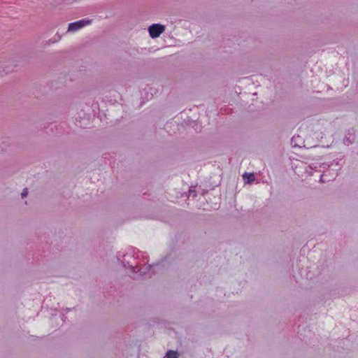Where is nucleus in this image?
<instances>
[{"instance_id":"7","label":"nucleus","mask_w":358,"mask_h":358,"mask_svg":"<svg viewBox=\"0 0 358 358\" xmlns=\"http://www.w3.org/2000/svg\"><path fill=\"white\" fill-rule=\"evenodd\" d=\"M324 178V175H323V174H322V175L320 176V181L321 182H325V180H324V178Z\"/></svg>"},{"instance_id":"1","label":"nucleus","mask_w":358,"mask_h":358,"mask_svg":"<svg viewBox=\"0 0 358 358\" xmlns=\"http://www.w3.org/2000/svg\"><path fill=\"white\" fill-rule=\"evenodd\" d=\"M92 23V20L82 19L76 22H71L68 26V32H75L80 30L85 26L90 25Z\"/></svg>"},{"instance_id":"4","label":"nucleus","mask_w":358,"mask_h":358,"mask_svg":"<svg viewBox=\"0 0 358 358\" xmlns=\"http://www.w3.org/2000/svg\"><path fill=\"white\" fill-rule=\"evenodd\" d=\"M243 176L244 180H247L248 183H250L251 182L255 180V176L253 173H250L248 175V173H245V174H243Z\"/></svg>"},{"instance_id":"6","label":"nucleus","mask_w":358,"mask_h":358,"mask_svg":"<svg viewBox=\"0 0 358 358\" xmlns=\"http://www.w3.org/2000/svg\"><path fill=\"white\" fill-rule=\"evenodd\" d=\"M27 194H28V189H27V188H24L21 194V196L22 198H24V197L27 196Z\"/></svg>"},{"instance_id":"5","label":"nucleus","mask_w":358,"mask_h":358,"mask_svg":"<svg viewBox=\"0 0 358 358\" xmlns=\"http://www.w3.org/2000/svg\"><path fill=\"white\" fill-rule=\"evenodd\" d=\"M343 142L345 145H349L352 143V141L348 137H345L343 140Z\"/></svg>"},{"instance_id":"3","label":"nucleus","mask_w":358,"mask_h":358,"mask_svg":"<svg viewBox=\"0 0 358 358\" xmlns=\"http://www.w3.org/2000/svg\"><path fill=\"white\" fill-rule=\"evenodd\" d=\"M179 354L177 351L168 350L164 358H178Z\"/></svg>"},{"instance_id":"2","label":"nucleus","mask_w":358,"mask_h":358,"mask_svg":"<svg viewBox=\"0 0 358 358\" xmlns=\"http://www.w3.org/2000/svg\"><path fill=\"white\" fill-rule=\"evenodd\" d=\"M165 31V26L161 24H152L148 27V32L152 38H158Z\"/></svg>"}]
</instances>
